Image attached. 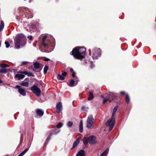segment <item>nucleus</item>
<instances>
[{"label":"nucleus","instance_id":"13","mask_svg":"<svg viewBox=\"0 0 156 156\" xmlns=\"http://www.w3.org/2000/svg\"><path fill=\"white\" fill-rule=\"evenodd\" d=\"M78 81V79L77 78H76V79L75 80H70L68 85L71 87H74L77 84Z\"/></svg>","mask_w":156,"mask_h":156},{"label":"nucleus","instance_id":"46","mask_svg":"<svg viewBox=\"0 0 156 156\" xmlns=\"http://www.w3.org/2000/svg\"><path fill=\"white\" fill-rule=\"evenodd\" d=\"M70 72H72V73L74 72L73 71V69L72 68L70 69Z\"/></svg>","mask_w":156,"mask_h":156},{"label":"nucleus","instance_id":"47","mask_svg":"<svg viewBox=\"0 0 156 156\" xmlns=\"http://www.w3.org/2000/svg\"><path fill=\"white\" fill-rule=\"evenodd\" d=\"M50 60V59L48 58H46L45 59V61H48Z\"/></svg>","mask_w":156,"mask_h":156},{"label":"nucleus","instance_id":"44","mask_svg":"<svg viewBox=\"0 0 156 156\" xmlns=\"http://www.w3.org/2000/svg\"><path fill=\"white\" fill-rule=\"evenodd\" d=\"M24 154L22 152L18 155V156H23Z\"/></svg>","mask_w":156,"mask_h":156},{"label":"nucleus","instance_id":"42","mask_svg":"<svg viewBox=\"0 0 156 156\" xmlns=\"http://www.w3.org/2000/svg\"><path fill=\"white\" fill-rule=\"evenodd\" d=\"M72 76H73V77H75V72H74L73 73H72Z\"/></svg>","mask_w":156,"mask_h":156},{"label":"nucleus","instance_id":"11","mask_svg":"<svg viewBox=\"0 0 156 156\" xmlns=\"http://www.w3.org/2000/svg\"><path fill=\"white\" fill-rule=\"evenodd\" d=\"M9 66L7 65L2 64L0 65V67L2 68L0 69V73H6L8 71V70L5 68L6 67H9Z\"/></svg>","mask_w":156,"mask_h":156},{"label":"nucleus","instance_id":"3","mask_svg":"<svg viewBox=\"0 0 156 156\" xmlns=\"http://www.w3.org/2000/svg\"><path fill=\"white\" fill-rule=\"evenodd\" d=\"M50 38H49L47 39L46 41H41V44L44 48L49 46L53 47L54 46L55 42L54 37L51 35L50 36Z\"/></svg>","mask_w":156,"mask_h":156},{"label":"nucleus","instance_id":"5","mask_svg":"<svg viewBox=\"0 0 156 156\" xmlns=\"http://www.w3.org/2000/svg\"><path fill=\"white\" fill-rule=\"evenodd\" d=\"M24 27L28 32H32L36 30V27L34 24H30L27 22H25L23 24Z\"/></svg>","mask_w":156,"mask_h":156},{"label":"nucleus","instance_id":"31","mask_svg":"<svg viewBox=\"0 0 156 156\" xmlns=\"http://www.w3.org/2000/svg\"><path fill=\"white\" fill-rule=\"evenodd\" d=\"M4 27V23L2 21H1V24L0 25V31L2 30Z\"/></svg>","mask_w":156,"mask_h":156},{"label":"nucleus","instance_id":"6","mask_svg":"<svg viewBox=\"0 0 156 156\" xmlns=\"http://www.w3.org/2000/svg\"><path fill=\"white\" fill-rule=\"evenodd\" d=\"M115 123V117H112V116L109 119L106 123V125L109 127V130L111 131L113 129Z\"/></svg>","mask_w":156,"mask_h":156},{"label":"nucleus","instance_id":"16","mask_svg":"<svg viewBox=\"0 0 156 156\" xmlns=\"http://www.w3.org/2000/svg\"><path fill=\"white\" fill-rule=\"evenodd\" d=\"M18 73H20L21 74H24V75H27L28 76H34V74L33 73H32L27 72V71H21V72L19 71V72H18Z\"/></svg>","mask_w":156,"mask_h":156},{"label":"nucleus","instance_id":"17","mask_svg":"<svg viewBox=\"0 0 156 156\" xmlns=\"http://www.w3.org/2000/svg\"><path fill=\"white\" fill-rule=\"evenodd\" d=\"M25 76V75L23 74H20L17 73L15 76V78L17 79L18 80H20L21 79L23 78Z\"/></svg>","mask_w":156,"mask_h":156},{"label":"nucleus","instance_id":"29","mask_svg":"<svg viewBox=\"0 0 156 156\" xmlns=\"http://www.w3.org/2000/svg\"><path fill=\"white\" fill-rule=\"evenodd\" d=\"M130 101L129 96L128 94L126 95V103H129Z\"/></svg>","mask_w":156,"mask_h":156},{"label":"nucleus","instance_id":"22","mask_svg":"<svg viewBox=\"0 0 156 156\" xmlns=\"http://www.w3.org/2000/svg\"><path fill=\"white\" fill-rule=\"evenodd\" d=\"M83 130V122L82 120H81L79 125V131L80 133H82Z\"/></svg>","mask_w":156,"mask_h":156},{"label":"nucleus","instance_id":"12","mask_svg":"<svg viewBox=\"0 0 156 156\" xmlns=\"http://www.w3.org/2000/svg\"><path fill=\"white\" fill-rule=\"evenodd\" d=\"M108 98L109 99V101H111V100L115 99L117 96V94L113 92H109L108 94Z\"/></svg>","mask_w":156,"mask_h":156},{"label":"nucleus","instance_id":"4","mask_svg":"<svg viewBox=\"0 0 156 156\" xmlns=\"http://www.w3.org/2000/svg\"><path fill=\"white\" fill-rule=\"evenodd\" d=\"M89 51L90 55H91L92 52V56L94 59H98V57L101 55V50L100 48L98 49L96 48H94L92 49V51L89 49Z\"/></svg>","mask_w":156,"mask_h":156},{"label":"nucleus","instance_id":"9","mask_svg":"<svg viewBox=\"0 0 156 156\" xmlns=\"http://www.w3.org/2000/svg\"><path fill=\"white\" fill-rule=\"evenodd\" d=\"M15 88L18 89L19 93L23 96H25L26 95V92L25 88L22 87L19 85H16Z\"/></svg>","mask_w":156,"mask_h":156},{"label":"nucleus","instance_id":"20","mask_svg":"<svg viewBox=\"0 0 156 156\" xmlns=\"http://www.w3.org/2000/svg\"><path fill=\"white\" fill-rule=\"evenodd\" d=\"M76 156H85V153L84 150H80L78 151L77 154Z\"/></svg>","mask_w":156,"mask_h":156},{"label":"nucleus","instance_id":"49","mask_svg":"<svg viewBox=\"0 0 156 156\" xmlns=\"http://www.w3.org/2000/svg\"><path fill=\"white\" fill-rule=\"evenodd\" d=\"M3 83V81L1 80L0 79V83Z\"/></svg>","mask_w":156,"mask_h":156},{"label":"nucleus","instance_id":"30","mask_svg":"<svg viewBox=\"0 0 156 156\" xmlns=\"http://www.w3.org/2000/svg\"><path fill=\"white\" fill-rule=\"evenodd\" d=\"M48 69V66L47 65H45L44 68V73L45 74L47 71Z\"/></svg>","mask_w":156,"mask_h":156},{"label":"nucleus","instance_id":"8","mask_svg":"<svg viewBox=\"0 0 156 156\" xmlns=\"http://www.w3.org/2000/svg\"><path fill=\"white\" fill-rule=\"evenodd\" d=\"M30 90L35 94L37 96H40L41 95V90L40 89L35 85H34L30 88Z\"/></svg>","mask_w":156,"mask_h":156},{"label":"nucleus","instance_id":"48","mask_svg":"<svg viewBox=\"0 0 156 156\" xmlns=\"http://www.w3.org/2000/svg\"><path fill=\"white\" fill-rule=\"evenodd\" d=\"M85 107L84 106H83L82 107V109L83 110H84V109H85Z\"/></svg>","mask_w":156,"mask_h":156},{"label":"nucleus","instance_id":"45","mask_svg":"<svg viewBox=\"0 0 156 156\" xmlns=\"http://www.w3.org/2000/svg\"><path fill=\"white\" fill-rule=\"evenodd\" d=\"M120 93L123 95H124L125 94V92H123V91H121L120 92Z\"/></svg>","mask_w":156,"mask_h":156},{"label":"nucleus","instance_id":"21","mask_svg":"<svg viewBox=\"0 0 156 156\" xmlns=\"http://www.w3.org/2000/svg\"><path fill=\"white\" fill-rule=\"evenodd\" d=\"M83 143L85 145H87L89 143V138H87L86 137H84L82 140Z\"/></svg>","mask_w":156,"mask_h":156},{"label":"nucleus","instance_id":"14","mask_svg":"<svg viewBox=\"0 0 156 156\" xmlns=\"http://www.w3.org/2000/svg\"><path fill=\"white\" fill-rule=\"evenodd\" d=\"M62 109V105L61 102H58L57 103L56 105V111L58 113L61 112Z\"/></svg>","mask_w":156,"mask_h":156},{"label":"nucleus","instance_id":"27","mask_svg":"<svg viewBox=\"0 0 156 156\" xmlns=\"http://www.w3.org/2000/svg\"><path fill=\"white\" fill-rule=\"evenodd\" d=\"M57 79L61 80H63L65 79L64 77L60 74H58L57 76Z\"/></svg>","mask_w":156,"mask_h":156},{"label":"nucleus","instance_id":"32","mask_svg":"<svg viewBox=\"0 0 156 156\" xmlns=\"http://www.w3.org/2000/svg\"><path fill=\"white\" fill-rule=\"evenodd\" d=\"M73 122L71 121L68 122L67 123V126L69 127H71L73 126Z\"/></svg>","mask_w":156,"mask_h":156},{"label":"nucleus","instance_id":"2","mask_svg":"<svg viewBox=\"0 0 156 156\" xmlns=\"http://www.w3.org/2000/svg\"><path fill=\"white\" fill-rule=\"evenodd\" d=\"M15 47L16 49H19L23 47L26 44V41L25 38L23 37L21 35H18L16 36L14 39Z\"/></svg>","mask_w":156,"mask_h":156},{"label":"nucleus","instance_id":"26","mask_svg":"<svg viewBox=\"0 0 156 156\" xmlns=\"http://www.w3.org/2000/svg\"><path fill=\"white\" fill-rule=\"evenodd\" d=\"M20 84L22 86L27 87L29 85V83L28 82L23 81L20 83Z\"/></svg>","mask_w":156,"mask_h":156},{"label":"nucleus","instance_id":"25","mask_svg":"<svg viewBox=\"0 0 156 156\" xmlns=\"http://www.w3.org/2000/svg\"><path fill=\"white\" fill-rule=\"evenodd\" d=\"M109 148H107L101 155L100 156H106L108 152Z\"/></svg>","mask_w":156,"mask_h":156},{"label":"nucleus","instance_id":"36","mask_svg":"<svg viewBox=\"0 0 156 156\" xmlns=\"http://www.w3.org/2000/svg\"><path fill=\"white\" fill-rule=\"evenodd\" d=\"M52 135V133L50 134L49 136L46 138V141H48L50 140Z\"/></svg>","mask_w":156,"mask_h":156},{"label":"nucleus","instance_id":"18","mask_svg":"<svg viewBox=\"0 0 156 156\" xmlns=\"http://www.w3.org/2000/svg\"><path fill=\"white\" fill-rule=\"evenodd\" d=\"M80 141V138H77L76 140L74 142L73 145V147L72 148L73 149L79 143Z\"/></svg>","mask_w":156,"mask_h":156},{"label":"nucleus","instance_id":"53","mask_svg":"<svg viewBox=\"0 0 156 156\" xmlns=\"http://www.w3.org/2000/svg\"><path fill=\"white\" fill-rule=\"evenodd\" d=\"M31 2V1H29V2Z\"/></svg>","mask_w":156,"mask_h":156},{"label":"nucleus","instance_id":"50","mask_svg":"<svg viewBox=\"0 0 156 156\" xmlns=\"http://www.w3.org/2000/svg\"><path fill=\"white\" fill-rule=\"evenodd\" d=\"M59 131L57 133H54V134H57V133H58L59 132Z\"/></svg>","mask_w":156,"mask_h":156},{"label":"nucleus","instance_id":"35","mask_svg":"<svg viewBox=\"0 0 156 156\" xmlns=\"http://www.w3.org/2000/svg\"><path fill=\"white\" fill-rule=\"evenodd\" d=\"M5 47L6 48H8L10 46V44L7 41H5Z\"/></svg>","mask_w":156,"mask_h":156},{"label":"nucleus","instance_id":"7","mask_svg":"<svg viewBox=\"0 0 156 156\" xmlns=\"http://www.w3.org/2000/svg\"><path fill=\"white\" fill-rule=\"evenodd\" d=\"M94 119L93 116L91 115H89L87 120L86 127L87 128L90 129L93 126Z\"/></svg>","mask_w":156,"mask_h":156},{"label":"nucleus","instance_id":"23","mask_svg":"<svg viewBox=\"0 0 156 156\" xmlns=\"http://www.w3.org/2000/svg\"><path fill=\"white\" fill-rule=\"evenodd\" d=\"M118 108V105H116L114 107V108L113 109V111L112 115L111 116H112V117H115V114L117 111V110Z\"/></svg>","mask_w":156,"mask_h":156},{"label":"nucleus","instance_id":"1","mask_svg":"<svg viewBox=\"0 0 156 156\" xmlns=\"http://www.w3.org/2000/svg\"><path fill=\"white\" fill-rule=\"evenodd\" d=\"M86 48L84 47H76L71 51L70 54L78 59L81 60L85 54Z\"/></svg>","mask_w":156,"mask_h":156},{"label":"nucleus","instance_id":"10","mask_svg":"<svg viewBox=\"0 0 156 156\" xmlns=\"http://www.w3.org/2000/svg\"><path fill=\"white\" fill-rule=\"evenodd\" d=\"M25 15H28V18H31L33 17L29 9L27 8H22L21 9Z\"/></svg>","mask_w":156,"mask_h":156},{"label":"nucleus","instance_id":"28","mask_svg":"<svg viewBox=\"0 0 156 156\" xmlns=\"http://www.w3.org/2000/svg\"><path fill=\"white\" fill-rule=\"evenodd\" d=\"M34 65L36 69H38L40 67V64L39 63L36 62L34 64Z\"/></svg>","mask_w":156,"mask_h":156},{"label":"nucleus","instance_id":"51","mask_svg":"<svg viewBox=\"0 0 156 156\" xmlns=\"http://www.w3.org/2000/svg\"><path fill=\"white\" fill-rule=\"evenodd\" d=\"M33 70H34V71H35L36 72L37 71H36V69H33Z\"/></svg>","mask_w":156,"mask_h":156},{"label":"nucleus","instance_id":"37","mask_svg":"<svg viewBox=\"0 0 156 156\" xmlns=\"http://www.w3.org/2000/svg\"><path fill=\"white\" fill-rule=\"evenodd\" d=\"M62 75L63 76H66L67 74V73L66 72H64L63 71H62Z\"/></svg>","mask_w":156,"mask_h":156},{"label":"nucleus","instance_id":"41","mask_svg":"<svg viewBox=\"0 0 156 156\" xmlns=\"http://www.w3.org/2000/svg\"><path fill=\"white\" fill-rule=\"evenodd\" d=\"M27 38L30 40H32V36H28L27 37Z\"/></svg>","mask_w":156,"mask_h":156},{"label":"nucleus","instance_id":"40","mask_svg":"<svg viewBox=\"0 0 156 156\" xmlns=\"http://www.w3.org/2000/svg\"><path fill=\"white\" fill-rule=\"evenodd\" d=\"M28 62H27V61H24L22 62V65H24L25 64H26Z\"/></svg>","mask_w":156,"mask_h":156},{"label":"nucleus","instance_id":"19","mask_svg":"<svg viewBox=\"0 0 156 156\" xmlns=\"http://www.w3.org/2000/svg\"><path fill=\"white\" fill-rule=\"evenodd\" d=\"M36 112L37 115L40 117L42 116L44 114L43 110L42 109H38L37 110Z\"/></svg>","mask_w":156,"mask_h":156},{"label":"nucleus","instance_id":"24","mask_svg":"<svg viewBox=\"0 0 156 156\" xmlns=\"http://www.w3.org/2000/svg\"><path fill=\"white\" fill-rule=\"evenodd\" d=\"M94 98L93 93L92 92L90 91L89 93V96L87 98L89 101L92 100Z\"/></svg>","mask_w":156,"mask_h":156},{"label":"nucleus","instance_id":"38","mask_svg":"<svg viewBox=\"0 0 156 156\" xmlns=\"http://www.w3.org/2000/svg\"><path fill=\"white\" fill-rule=\"evenodd\" d=\"M108 100L109 101V99L108 98V99H105L104 98L103 100V103H105Z\"/></svg>","mask_w":156,"mask_h":156},{"label":"nucleus","instance_id":"39","mask_svg":"<svg viewBox=\"0 0 156 156\" xmlns=\"http://www.w3.org/2000/svg\"><path fill=\"white\" fill-rule=\"evenodd\" d=\"M28 150L29 148H27L23 152L25 154L28 151Z\"/></svg>","mask_w":156,"mask_h":156},{"label":"nucleus","instance_id":"43","mask_svg":"<svg viewBox=\"0 0 156 156\" xmlns=\"http://www.w3.org/2000/svg\"><path fill=\"white\" fill-rule=\"evenodd\" d=\"M90 68H93L94 66V64L91 63L90 65Z\"/></svg>","mask_w":156,"mask_h":156},{"label":"nucleus","instance_id":"34","mask_svg":"<svg viewBox=\"0 0 156 156\" xmlns=\"http://www.w3.org/2000/svg\"><path fill=\"white\" fill-rule=\"evenodd\" d=\"M47 37H47V36H46V35H44L43 36L42 39L41 41H46V40H47L46 39Z\"/></svg>","mask_w":156,"mask_h":156},{"label":"nucleus","instance_id":"52","mask_svg":"<svg viewBox=\"0 0 156 156\" xmlns=\"http://www.w3.org/2000/svg\"><path fill=\"white\" fill-rule=\"evenodd\" d=\"M1 45V42L0 41V46Z\"/></svg>","mask_w":156,"mask_h":156},{"label":"nucleus","instance_id":"15","mask_svg":"<svg viewBox=\"0 0 156 156\" xmlns=\"http://www.w3.org/2000/svg\"><path fill=\"white\" fill-rule=\"evenodd\" d=\"M89 143L91 144H94L96 142V137L93 136H91L89 137Z\"/></svg>","mask_w":156,"mask_h":156},{"label":"nucleus","instance_id":"33","mask_svg":"<svg viewBox=\"0 0 156 156\" xmlns=\"http://www.w3.org/2000/svg\"><path fill=\"white\" fill-rule=\"evenodd\" d=\"M63 125L62 123L60 122H59L57 125V127L58 128H60Z\"/></svg>","mask_w":156,"mask_h":156}]
</instances>
